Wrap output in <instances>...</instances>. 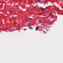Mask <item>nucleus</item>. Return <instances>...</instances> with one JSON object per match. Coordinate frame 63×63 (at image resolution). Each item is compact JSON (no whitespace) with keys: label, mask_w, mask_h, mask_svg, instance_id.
I'll use <instances>...</instances> for the list:
<instances>
[{"label":"nucleus","mask_w":63,"mask_h":63,"mask_svg":"<svg viewBox=\"0 0 63 63\" xmlns=\"http://www.w3.org/2000/svg\"><path fill=\"white\" fill-rule=\"evenodd\" d=\"M47 9V8H46V9H45V8H41V10H42L43 11H46Z\"/></svg>","instance_id":"1"},{"label":"nucleus","mask_w":63,"mask_h":63,"mask_svg":"<svg viewBox=\"0 0 63 63\" xmlns=\"http://www.w3.org/2000/svg\"><path fill=\"white\" fill-rule=\"evenodd\" d=\"M32 26V24L31 23L29 24L28 25V26L29 27H30Z\"/></svg>","instance_id":"2"},{"label":"nucleus","mask_w":63,"mask_h":63,"mask_svg":"<svg viewBox=\"0 0 63 63\" xmlns=\"http://www.w3.org/2000/svg\"><path fill=\"white\" fill-rule=\"evenodd\" d=\"M39 27H37L36 28V31H37L39 29Z\"/></svg>","instance_id":"3"},{"label":"nucleus","mask_w":63,"mask_h":63,"mask_svg":"<svg viewBox=\"0 0 63 63\" xmlns=\"http://www.w3.org/2000/svg\"><path fill=\"white\" fill-rule=\"evenodd\" d=\"M29 29H30L32 30V27H31L29 28Z\"/></svg>","instance_id":"4"},{"label":"nucleus","mask_w":63,"mask_h":63,"mask_svg":"<svg viewBox=\"0 0 63 63\" xmlns=\"http://www.w3.org/2000/svg\"><path fill=\"white\" fill-rule=\"evenodd\" d=\"M37 1H38V2H41V1L40 0H36Z\"/></svg>","instance_id":"5"},{"label":"nucleus","mask_w":63,"mask_h":63,"mask_svg":"<svg viewBox=\"0 0 63 63\" xmlns=\"http://www.w3.org/2000/svg\"><path fill=\"white\" fill-rule=\"evenodd\" d=\"M52 13H50V15H51V16H52Z\"/></svg>","instance_id":"6"},{"label":"nucleus","mask_w":63,"mask_h":63,"mask_svg":"<svg viewBox=\"0 0 63 63\" xmlns=\"http://www.w3.org/2000/svg\"><path fill=\"white\" fill-rule=\"evenodd\" d=\"M29 19H32V18H29Z\"/></svg>","instance_id":"7"},{"label":"nucleus","mask_w":63,"mask_h":63,"mask_svg":"<svg viewBox=\"0 0 63 63\" xmlns=\"http://www.w3.org/2000/svg\"><path fill=\"white\" fill-rule=\"evenodd\" d=\"M54 16H52V18Z\"/></svg>","instance_id":"8"},{"label":"nucleus","mask_w":63,"mask_h":63,"mask_svg":"<svg viewBox=\"0 0 63 63\" xmlns=\"http://www.w3.org/2000/svg\"><path fill=\"white\" fill-rule=\"evenodd\" d=\"M11 9H9V11H11Z\"/></svg>","instance_id":"9"},{"label":"nucleus","mask_w":63,"mask_h":63,"mask_svg":"<svg viewBox=\"0 0 63 63\" xmlns=\"http://www.w3.org/2000/svg\"><path fill=\"white\" fill-rule=\"evenodd\" d=\"M37 15V16H39V15L40 16V15L39 14H38Z\"/></svg>","instance_id":"10"},{"label":"nucleus","mask_w":63,"mask_h":63,"mask_svg":"<svg viewBox=\"0 0 63 63\" xmlns=\"http://www.w3.org/2000/svg\"><path fill=\"white\" fill-rule=\"evenodd\" d=\"M35 8V6H33V8Z\"/></svg>","instance_id":"11"},{"label":"nucleus","mask_w":63,"mask_h":63,"mask_svg":"<svg viewBox=\"0 0 63 63\" xmlns=\"http://www.w3.org/2000/svg\"><path fill=\"white\" fill-rule=\"evenodd\" d=\"M44 16H46V15H44Z\"/></svg>","instance_id":"12"}]
</instances>
